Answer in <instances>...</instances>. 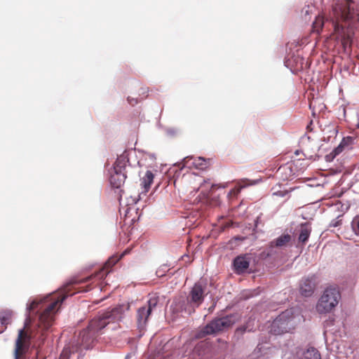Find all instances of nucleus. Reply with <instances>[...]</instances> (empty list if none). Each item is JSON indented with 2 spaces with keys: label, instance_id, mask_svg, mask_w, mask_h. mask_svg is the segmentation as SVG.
I'll return each instance as SVG.
<instances>
[{
  "label": "nucleus",
  "instance_id": "nucleus-1",
  "mask_svg": "<svg viewBox=\"0 0 359 359\" xmlns=\"http://www.w3.org/2000/svg\"><path fill=\"white\" fill-rule=\"evenodd\" d=\"M123 254L120 256L114 255L109 258L104 266L95 273L82 279L76 277L71 278L60 290L57 297L47 296L43 298L35 299L27 306L29 312L34 310L41 311L39 317L38 327L41 332V336H44L46 331L53 325L54 322V316L58 310L59 304L68 297L74 294L76 292H88L92 290L90 285H88L84 289L76 285L88 283L94 279H102L109 273V269L115 265L122 257Z\"/></svg>",
  "mask_w": 359,
  "mask_h": 359
},
{
  "label": "nucleus",
  "instance_id": "nucleus-2",
  "mask_svg": "<svg viewBox=\"0 0 359 359\" xmlns=\"http://www.w3.org/2000/svg\"><path fill=\"white\" fill-rule=\"evenodd\" d=\"M352 3V0H335L330 13L333 34L346 53L351 51L354 29L359 25V13L351 8Z\"/></svg>",
  "mask_w": 359,
  "mask_h": 359
},
{
  "label": "nucleus",
  "instance_id": "nucleus-3",
  "mask_svg": "<svg viewBox=\"0 0 359 359\" xmlns=\"http://www.w3.org/2000/svg\"><path fill=\"white\" fill-rule=\"evenodd\" d=\"M123 316V309L121 306L100 313L90 320L86 328L80 332L77 340L78 344L86 349L92 347L97 338L102 334L105 327L110 323L120 321Z\"/></svg>",
  "mask_w": 359,
  "mask_h": 359
},
{
  "label": "nucleus",
  "instance_id": "nucleus-4",
  "mask_svg": "<svg viewBox=\"0 0 359 359\" xmlns=\"http://www.w3.org/2000/svg\"><path fill=\"white\" fill-rule=\"evenodd\" d=\"M299 316H295L292 309L282 312L272 323L271 331L280 334L294 329L298 321Z\"/></svg>",
  "mask_w": 359,
  "mask_h": 359
},
{
  "label": "nucleus",
  "instance_id": "nucleus-5",
  "mask_svg": "<svg viewBox=\"0 0 359 359\" xmlns=\"http://www.w3.org/2000/svg\"><path fill=\"white\" fill-rule=\"evenodd\" d=\"M239 319L237 314H231L222 318H216L205 326L196 334V338L201 339L208 334H212L231 327Z\"/></svg>",
  "mask_w": 359,
  "mask_h": 359
},
{
  "label": "nucleus",
  "instance_id": "nucleus-6",
  "mask_svg": "<svg viewBox=\"0 0 359 359\" xmlns=\"http://www.w3.org/2000/svg\"><path fill=\"white\" fill-rule=\"evenodd\" d=\"M340 299L341 294L337 287H327L317 303V311L321 314L331 312L337 306Z\"/></svg>",
  "mask_w": 359,
  "mask_h": 359
},
{
  "label": "nucleus",
  "instance_id": "nucleus-7",
  "mask_svg": "<svg viewBox=\"0 0 359 359\" xmlns=\"http://www.w3.org/2000/svg\"><path fill=\"white\" fill-rule=\"evenodd\" d=\"M29 323L30 318H27L23 329L20 330L18 332V338L15 344V359H20L26 353L29 347L32 336L27 330Z\"/></svg>",
  "mask_w": 359,
  "mask_h": 359
},
{
  "label": "nucleus",
  "instance_id": "nucleus-8",
  "mask_svg": "<svg viewBox=\"0 0 359 359\" xmlns=\"http://www.w3.org/2000/svg\"><path fill=\"white\" fill-rule=\"evenodd\" d=\"M205 284L198 282L194 284L187 297L188 302L191 304L185 309L186 312L191 314L195 311V307H198L205 298Z\"/></svg>",
  "mask_w": 359,
  "mask_h": 359
},
{
  "label": "nucleus",
  "instance_id": "nucleus-9",
  "mask_svg": "<svg viewBox=\"0 0 359 359\" xmlns=\"http://www.w3.org/2000/svg\"><path fill=\"white\" fill-rule=\"evenodd\" d=\"M158 302V297H151L146 304L140 307L137 310L136 319L139 329H143L145 327L152 311L157 306Z\"/></svg>",
  "mask_w": 359,
  "mask_h": 359
},
{
  "label": "nucleus",
  "instance_id": "nucleus-10",
  "mask_svg": "<svg viewBox=\"0 0 359 359\" xmlns=\"http://www.w3.org/2000/svg\"><path fill=\"white\" fill-rule=\"evenodd\" d=\"M250 260L251 257L248 254L237 256L233 261V266L236 273L241 274L245 272L249 268Z\"/></svg>",
  "mask_w": 359,
  "mask_h": 359
},
{
  "label": "nucleus",
  "instance_id": "nucleus-11",
  "mask_svg": "<svg viewBox=\"0 0 359 359\" xmlns=\"http://www.w3.org/2000/svg\"><path fill=\"white\" fill-rule=\"evenodd\" d=\"M315 276H311L303 279L300 283L299 291L304 297H311L316 288Z\"/></svg>",
  "mask_w": 359,
  "mask_h": 359
},
{
  "label": "nucleus",
  "instance_id": "nucleus-12",
  "mask_svg": "<svg viewBox=\"0 0 359 359\" xmlns=\"http://www.w3.org/2000/svg\"><path fill=\"white\" fill-rule=\"evenodd\" d=\"M259 181V180H251L246 178L240 180L236 182V186L229 191V195L231 196H236L241 192L242 189L249 186L255 185Z\"/></svg>",
  "mask_w": 359,
  "mask_h": 359
},
{
  "label": "nucleus",
  "instance_id": "nucleus-13",
  "mask_svg": "<svg viewBox=\"0 0 359 359\" xmlns=\"http://www.w3.org/2000/svg\"><path fill=\"white\" fill-rule=\"evenodd\" d=\"M292 237L290 234H283L274 239L269 243L270 251H273V248H283L289 245L291 243Z\"/></svg>",
  "mask_w": 359,
  "mask_h": 359
},
{
  "label": "nucleus",
  "instance_id": "nucleus-14",
  "mask_svg": "<svg viewBox=\"0 0 359 359\" xmlns=\"http://www.w3.org/2000/svg\"><path fill=\"white\" fill-rule=\"evenodd\" d=\"M127 177L126 172H118L114 170V172L110 177V183L112 187L118 189L125 183Z\"/></svg>",
  "mask_w": 359,
  "mask_h": 359
},
{
  "label": "nucleus",
  "instance_id": "nucleus-15",
  "mask_svg": "<svg viewBox=\"0 0 359 359\" xmlns=\"http://www.w3.org/2000/svg\"><path fill=\"white\" fill-rule=\"evenodd\" d=\"M128 163V156L126 151H124L121 155L118 156L114 169L118 172H126V168Z\"/></svg>",
  "mask_w": 359,
  "mask_h": 359
},
{
  "label": "nucleus",
  "instance_id": "nucleus-16",
  "mask_svg": "<svg viewBox=\"0 0 359 359\" xmlns=\"http://www.w3.org/2000/svg\"><path fill=\"white\" fill-rule=\"evenodd\" d=\"M154 178V175L151 170H147L144 176L141 179V186L142 187L143 191L142 193H147L151 187V184Z\"/></svg>",
  "mask_w": 359,
  "mask_h": 359
},
{
  "label": "nucleus",
  "instance_id": "nucleus-17",
  "mask_svg": "<svg viewBox=\"0 0 359 359\" xmlns=\"http://www.w3.org/2000/svg\"><path fill=\"white\" fill-rule=\"evenodd\" d=\"M311 232V228L308 223L302 224L299 229V241L303 244H305Z\"/></svg>",
  "mask_w": 359,
  "mask_h": 359
},
{
  "label": "nucleus",
  "instance_id": "nucleus-18",
  "mask_svg": "<svg viewBox=\"0 0 359 359\" xmlns=\"http://www.w3.org/2000/svg\"><path fill=\"white\" fill-rule=\"evenodd\" d=\"M13 316L12 311L5 310L0 312V321L1 323L6 327V325L11 323Z\"/></svg>",
  "mask_w": 359,
  "mask_h": 359
},
{
  "label": "nucleus",
  "instance_id": "nucleus-19",
  "mask_svg": "<svg viewBox=\"0 0 359 359\" xmlns=\"http://www.w3.org/2000/svg\"><path fill=\"white\" fill-rule=\"evenodd\" d=\"M304 359H321L319 351L313 348H309L304 353Z\"/></svg>",
  "mask_w": 359,
  "mask_h": 359
},
{
  "label": "nucleus",
  "instance_id": "nucleus-20",
  "mask_svg": "<svg viewBox=\"0 0 359 359\" xmlns=\"http://www.w3.org/2000/svg\"><path fill=\"white\" fill-rule=\"evenodd\" d=\"M325 20L323 17L318 16L313 23V29L314 32H320L325 25Z\"/></svg>",
  "mask_w": 359,
  "mask_h": 359
},
{
  "label": "nucleus",
  "instance_id": "nucleus-21",
  "mask_svg": "<svg viewBox=\"0 0 359 359\" xmlns=\"http://www.w3.org/2000/svg\"><path fill=\"white\" fill-rule=\"evenodd\" d=\"M351 227L353 232L359 236V215H356L352 220Z\"/></svg>",
  "mask_w": 359,
  "mask_h": 359
},
{
  "label": "nucleus",
  "instance_id": "nucleus-22",
  "mask_svg": "<svg viewBox=\"0 0 359 359\" xmlns=\"http://www.w3.org/2000/svg\"><path fill=\"white\" fill-rule=\"evenodd\" d=\"M353 142V137H346L342 139V140L339 144L342 145V147H345L346 149H348L351 148V146L352 145Z\"/></svg>",
  "mask_w": 359,
  "mask_h": 359
},
{
  "label": "nucleus",
  "instance_id": "nucleus-23",
  "mask_svg": "<svg viewBox=\"0 0 359 359\" xmlns=\"http://www.w3.org/2000/svg\"><path fill=\"white\" fill-rule=\"evenodd\" d=\"M194 164L200 169H204L207 166L208 163L205 158L199 157L198 159L195 160Z\"/></svg>",
  "mask_w": 359,
  "mask_h": 359
},
{
  "label": "nucleus",
  "instance_id": "nucleus-24",
  "mask_svg": "<svg viewBox=\"0 0 359 359\" xmlns=\"http://www.w3.org/2000/svg\"><path fill=\"white\" fill-rule=\"evenodd\" d=\"M345 149H346L345 147H343L342 145L339 144L338 147H337L330 154L332 155V158H334Z\"/></svg>",
  "mask_w": 359,
  "mask_h": 359
},
{
  "label": "nucleus",
  "instance_id": "nucleus-25",
  "mask_svg": "<svg viewBox=\"0 0 359 359\" xmlns=\"http://www.w3.org/2000/svg\"><path fill=\"white\" fill-rule=\"evenodd\" d=\"M287 194H288V191L286 190L285 191H278L273 192V195L280 196V197H285Z\"/></svg>",
  "mask_w": 359,
  "mask_h": 359
},
{
  "label": "nucleus",
  "instance_id": "nucleus-26",
  "mask_svg": "<svg viewBox=\"0 0 359 359\" xmlns=\"http://www.w3.org/2000/svg\"><path fill=\"white\" fill-rule=\"evenodd\" d=\"M210 184V182L209 180H204V182L201 186V189H202V193L205 192V191L208 188L207 185L209 186Z\"/></svg>",
  "mask_w": 359,
  "mask_h": 359
},
{
  "label": "nucleus",
  "instance_id": "nucleus-27",
  "mask_svg": "<svg viewBox=\"0 0 359 359\" xmlns=\"http://www.w3.org/2000/svg\"><path fill=\"white\" fill-rule=\"evenodd\" d=\"M287 170H289L290 172H291V168L289 167V166L285 165V166H283V167H280L278 168V170H277V172L282 174L283 172H285V171H286Z\"/></svg>",
  "mask_w": 359,
  "mask_h": 359
},
{
  "label": "nucleus",
  "instance_id": "nucleus-28",
  "mask_svg": "<svg viewBox=\"0 0 359 359\" xmlns=\"http://www.w3.org/2000/svg\"><path fill=\"white\" fill-rule=\"evenodd\" d=\"M128 102L132 106H134L135 104H137V102H138L137 99L131 98L130 97H128Z\"/></svg>",
  "mask_w": 359,
  "mask_h": 359
},
{
  "label": "nucleus",
  "instance_id": "nucleus-29",
  "mask_svg": "<svg viewBox=\"0 0 359 359\" xmlns=\"http://www.w3.org/2000/svg\"><path fill=\"white\" fill-rule=\"evenodd\" d=\"M68 353L66 351H63L60 355V359H68Z\"/></svg>",
  "mask_w": 359,
  "mask_h": 359
},
{
  "label": "nucleus",
  "instance_id": "nucleus-30",
  "mask_svg": "<svg viewBox=\"0 0 359 359\" xmlns=\"http://www.w3.org/2000/svg\"><path fill=\"white\" fill-rule=\"evenodd\" d=\"M216 187H222V186H220V185H217V184H212V185H211V187H210V189H215V188H216ZM222 187H224V186H222Z\"/></svg>",
  "mask_w": 359,
  "mask_h": 359
},
{
  "label": "nucleus",
  "instance_id": "nucleus-31",
  "mask_svg": "<svg viewBox=\"0 0 359 359\" xmlns=\"http://www.w3.org/2000/svg\"><path fill=\"white\" fill-rule=\"evenodd\" d=\"M238 330H241L242 332H245L246 330V327H240L237 330V331H238Z\"/></svg>",
  "mask_w": 359,
  "mask_h": 359
},
{
  "label": "nucleus",
  "instance_id": "nucleus-32",
  "mask_svg": "<svg viewBox=\"0 0 359 359\" xmlns=\"http://www.w3.org/2000/svg\"><path fill=\"white\" fill-rule=\"evenodd\" d=\"M208 194H209V193H205V194L204 193V194H203V198H208Z\"/></svg>",
  "mask_w": 359,
  "mask_h": 359
},
{
  "label": "nucleus",
  "instance_id": "nucleus-33",
  "mask_svg": "<svg viewBox=\"0 0 359 359\" xmlns=\"http://www.w3.org/2000/svg\"><path fill=\"white\" fill-rule=\"evenodd\" d=\"M356 127H357L358 128H359V119H358V123H357V124H356Z\"/></svg>",
  "mask_w": 359,
  "mask_h": 359
},
{
  "label": "nucleus",
  "instance_id": "nucleus-34",
  "mask_svg": "<svg viewBox=\"0 0 359 359\" xmlns=\"http://www.w3.org/2000/svg\"><path fill=\"white\" fill-rule=\"evenodd\" d=\"M257 222H259V220H256V224H255V226H257Z\"/></svg>",
  "mask_w": 359,
  "mask_h": 359
}]
</instances>
